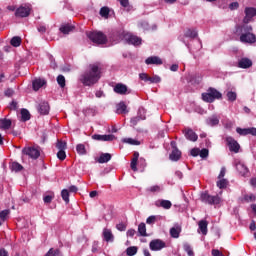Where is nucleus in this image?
<instances>
[{"mask_svg": "<svg viewBox=\"0 0 256 256\" xmlns=\"http://www.w3.org/2000/svg\"><path fill=\"white\" fill-rule=\"evenodd\" d=\"M101 79V68L99 63L90 64L89 69L80 75L79 81L86 87L95 85Z\"/></svg>", "mask_w": 256, "mask_h": 256, "instance_id": "nucleus-1", "label": "nucleus"}, {"mask_svg": "<svg viewBox=\"0 0 256 256\" xmlns=\"http://www.w3.org/2000/svg\"><path fill=\"white\" fill-rule=\"evenodd\" d=\"M237 33L240 34L241 43H248L252 45V43H256V36L253 34V27L244 24L237 28Z\"/></svg>", "mask_w": 256, "mask_h": 256, "instance_id": "nucleus-2", "label": "nucleus"}, {"mask_svg": "<svg viewBox=\"0 0 256 256\" xmlns=\"http://www.w3.org/2000/svg\"><path fill=\"white\" fill-rule=\"evenodd\" d=\"M221 97H223V95L215 88H210L208 89L207 93L202 94V99L206 103H213L215 99H221Z\"/></svg>", "mask_w": 256, "mask_h": 256, "instance_id": "nucleus-3", "label": "nucleus"}, {"mask_svg": "<svg viewBox=\"0 0 256 256\" xmlns=\"http://www.w3.org/2000/svg\"><path fill=\"white\" fill-rule=\"evenodd\" d=\"M88 38L93 43H96V45H105V43H107V36H105L103 32H97V31L89 32Z\"/></svg>", "mask_w": 256, "mask_h": 256, "instance_id": "nucleus-4", "label": "nucleus"}, {"mask_svg": "<svg viewBox=\"0 0 256 256\" xmlns=\"http://www.w3.org/2000/svg\"><path fill=\"white\" fill-rule=\"evenodd\" d=\"M120 39L127 41V43H130L131 45H141V38L125 31L120 33Z\"/></svg>", "mask_w": 256, "mask_h": 256, "instance_id": "nucleus-5", "label": "nucleus"}, {"mask_svg": "<svg viewBox=\"0 0 256 256\" xmlns=\"http://www.w3.org/2000/svg\"><path fill=\"white\" fill-rule=\"evenodd\" d=\"M23 155H27L30 157V159H39V156L41 155V151L39 150V147L35 146H28L25 147L22 150Z\"/></svg>", "mask_w": 256, "mask_h": 256, "instance_id": "nucleus-6", "label": "nucleus"}, {"mask_svg": "<svg viewBox=\"0 0 256 256\" xmlns=\"http://www.w3.org/2000/svg\"><path fill=\"white\" fill-rule=\"evenodd\" d=\"M201 201H203V203H208V205H219V203H221V197L212 196L209 195V193L204 192L201 194Z\"/></svg>", "mask_w": 256, "mask_h": 256, "instance_id": "nucleus-7", "label": "nucleus"}, {"mask_svg": "<svg viewBox=\"0 0 256 256\" xmlns=\"http://www.w3.org/2000/svg\"><path fill=\"white\" fill-rule=\"evenodd\" d=\"M16 17H29V15H31V5L26 4L24 6H20L19 8H17L16 12H15Z\"/></svg>", "mask_w": 256, "mask_h": 256, "instance_id": "nucleus-8", "label": "nucleus"}, {"mask_svg": "<svg viewBox=\"0 0 256 256\" xmlns=\"http://www.w3.org/2000/svg\"><path fill=\"white\" fill-rule=\"evenodd\" d=\"M226 144L228 145L230 151H232L233 153H239V149H241V146L239 145V142H237V140H235L233 137L227 136Z\"/></svg>", "mask_w": 256, "mask_h": 256, "instance_id": "nucleus-9", "label": "nucleus"}, {"mask_svg": "<svg viewBox=\"0 0 256 256\" xmlns=\"http://www.w3.org/2000/svg\"><path fill=\"white\" fill-rule=\"evenodd\" d=\"M149 247L151 251H161V249L167 247V244L161 239H154L150 242Z\"/></svg>", "mask_w": 256, "mask_h": 256, "instance_id": "nucleus-10", "label": "nucleus"}, {"mask_svg": "<svg viewBox=\"0 0 256 256\" xmlns=\"http://www.w3.org/2000/svg\"><path fill=\"white\" fill-rule=\"evenodd\" d=\"M236 132L238 135H241L242 137H245L247 135H253L256 136V128H236Z\"/></svg>", "mask_w": 256, "mask_h": 256, "instance_id": "nucleus-11", "label": "nucleus"}, {"mask_svg": "<svg viewBox=\"0 0 256 256\" xmlns=\"http://www.w3.org/2000/svg\"><path fill=\"white\" fill-rule=\"evenodd\" d=\"M256 15V9L253 7H247L245 8V17H244V23H249L253 17Z\"/></svg>", "mask_w": 256, "mask_h": 256, "instance_id": "nucleus-12", "label": "nucleus"}, {"mask_svg": "<svg viewBox=\"0 0 256 256\" xmlns=\"http://www.w3.org/2000/svg\"><path fill=\"white\" fill-rule=\"evenodd\" d=\"M114 91L118 95H129V93H130L129 89L127 88V85L121 84V83H118L115 85Z\"/></svg>", "mask_w": 256, "mask_h": 256, "instance_id": "nucleus-13", "label": "nucleus"}, {"mask_svg": "<svg viewBox=\"0 0 256 256\" xmlns=\"http://www.w3.org/2000/svg\"><path fill=\"white\" fill-rule=\"evenodd\" d=\"M92 139H94L95 141H113V139H115V136L113 134H108V135L94 134L92 136Z\"/></svg>", "mask_w": 256, "mask_h": 256, "instance_id": "nucleus-14", "label": "nucleus"}, {"mask_svg": "<svg viewBox=\"0 0 256 256\" xmlns=\"http://www.w3.org/2000/svg\"><path fill=\"white\" fill-rule=\"evenodd\" d=\"M253 62L249 58H241L238 61V67L240 69H249V67H252Z\"/></svg>", "mask_w": 256, "mask_h": 256, "instance_id": "nucleus-15", "label": "nucleus"}, {"mask_svg": "<svg viewBox=\"0 0 256 256\" xmlns=\"http://www.w3.org/2000/svg\"><path fill=\"white\" fill-rule=\"evenodd\" d=\"M102 236L104 240L107 241V243H113V240L115 239V237L113 236V232L109 228L103 229Z\"/></svg>", "mask_w": 256, "mask_h": 256, "instance_id": "nucleus-16", "label": "nucleus"}, {"mask_svg": "<svg viewBox=\"0 0 256 256\" xmlns=\"http://www.w3.org/2000/svg\"><path fill=\"white\" fill-rule=\"evenodd\" d=\"M184 135L189 141H197V139H199V136H197V134L189 128L184 129Z\"/></svg>", "mask_w": 256, "mask_h": 256, "instance_id": "nucleus-17", "label": "nucleus"}, {"mask_svg": "<svg viewBox=\"0 0 256 256\" xmlns=\"http://www.w3.org/2000/svg\"><path fill=\"white\" fill-rule=\"evenodd\" d=\"M146 65H163V60L158 56L148 57L145 60Z\"/></svg>", "mask_w": 256, "mask_h": 256, "instance_id": "nucleus-18", "label": "nucleus"}, {"mask_svg": "<svg viewBox=\"0 0 256 256\" xmlns=\"http://www.w3.org/2000/svg\"><path fill=\"white\" fill-rule=\"evenodd\" d=\"M156 207H162L163 209H171L173 204L169 200H158L155 203Z\"/></svg>", "mask_w": 256, "mask_h": 256, "instance_id": "nucleus-19", "label": "nucleus"}, {"mask_svg": "<svg viewBox=\"0 0 256 256\" xmlns=\"http://www.w3.org/2000/svg\"><path fill=\"white\" fill-rule=\"evenodd\" d=\"M169 159L171 161H179L181 159V151L177 149V147H174L170 153Z\"/></svg>", "mask_w": 256, "mask_h": 256, "instance_id": "nucleus-20", "label": "nucleus"}, {"mask_svg": "<svg viewBox=\"0 0 256 256\" xmlns=\"http://www.w3.org/2000/svg\"><path fill=\"white\" fill-rule=\"evenodd\" d=\"M49 103L48 102H41L38 108L39 113H41V115H49Z\"/></svg>", "mask_w": 256, "mask_h": 256, "instance_id": "nucleus-21", "label": "nucleus"}, {"mask_svg": "<svg viewBox=\"0 0 256 256\" xmlns=\"http://www.w3.org/2000/svg\"><path fill=\"white\" fill-rule=\"evenodd\" d=\"M46 84L47 82L41 78L34 80L32 83L34 91H39L41 87L45 86Z\"/></svg>", "mask_w": 256, "mask_h": 256, "instance_id": "nucleus-22", "label": "nucleus"}, {"mask_svg": "<svg viewBox=\"0 0 256 256\" xmlns=\"http://www.w3.org/2000/svg\"><path fill=\"white\" fill-rule=\"evenodd\" d=\"M236 169L238 173H240V175H242L243 177H245L247 173H249V169L247 168V166H245V164L241 162L236 164Z\"/></svg>", "mask_w": 256, "mask_h": 256, "instance_id": "nucleus-23", "label": "nucleus"}, {"mask_svg": "<svg viewBox=\"0 0 256 256\" xmlns=\"http://www.w3.org/2000/svg\"><path fill=\"white\" fill-rule=\"evenodd\" d=\"M170 235L173 239H179V235H181V226L175 225L170 229Z\"/></svg>", "mask_w": 256, "mask_h": 256, "instance_id": "nucleus-24", "label": "nucleus"}, {"mask_svg": "<svg viewBox=\"0 0 256 256\" xmlns=\"http://www.w3.org/2000/svg\"><path fill=\"white\" fill-rule=\"evenodd\" d=\"M116 113L118 115H125V113H128L127 105L125 104V102H120L119 104H117Z\"/></svg>", "mask_w": 256, "mask_h": 256, "instance_id": "nucleus-25", "label": "nucleus"}, {"mask_svg": "<svg viewBox=\"0 0 256 256\" xmlns=\"http://www.w3.org/2000/svg\"><path fill=\"white\" fill-rule=\"evenodd\" d=\"M208 225H209V222H207V220H200L198 222L199 231H201L202 235H207Z\"/></svg>", "mask_w": 256, "mask_h": 256, "instance_id": "nucleus-26", "label": "nucleus"}, {"mask_svg": "<svg viewBox=\"0 0 256 256\" xmlns=\"http://www.w3.org/2000/svg\"><path fill=\"white\" fill-rule=\"evenodd\" d=\"M12 122L7 118L0 119V129H11Z\"/></svg>", "mask_w": 256, "mask_h": 256, "instance_id": "nucleus-27", "label": "nucleus"}, {"mask_svg": "<svg viewBox=\"0 0 256 256\" xmlns=\"http://www.w3.org/2000/svg\"><path fill=\"white\" fill-rule=\"evenodd\" d=\"M137 161H139V152H134L130 164L132 171H137Z\"/></svg>", "mask_w": 256, "mask_h": 256, "instance_id": "nucleus-28", "label": "nucleus"}, {"mask_svg": "<svg viewBox=\"0 0 256 256\" xmlns=\"http://www.w3.org/2000/svg\"><path fill=\"white\" fill-rule=\"evenodd\" d=\"M207 125H210V127H215V125H219V118L217 115L210 116L207 119Z\"/></svg>", "mask_w": 256, "mask_h": 256, "instance_id": "nucleus-29", "label": "nucleus"}, {"mask_svg": "<svg viewBox=\"0 0 256 256\" xmlns=\"http://www.w3.org/2000/svg\"><path fill=\"white\" fill-rule=\"evenodd\" d=\"M73 29H75V27H73L72 25H69V24H66V25H63L60 27V31L64 35H69V33H71V31H73Z\"/></svg>", "mask_w": 256, "mask_h": 256, "instance_id": "nucleus-30", "label": "nucleus"}, {"mask_svg": "<svg viewBox=\"0 0 256 256\" xmlns=\"http://www.w3.org/2000/svg\"><path fill=\"white\" fill-rule=\"evenodd\" d=\"M108 161H111V154L109 153L101 154L98 158V163H108Z\"/></svg>", "mask_w": 256, "mask_h": 256, "instance_id": "nucleus-31", "label": "nucleus"}, {"mask_svg": "<svg viewBox=\"0 0 256 256\" xmlns=\"http://www.w3.org/2000/svg\"><path fill=\"white\" fill-rule=\"evenodd\" d=\"M138 233H140L141 237H147V226L145 225V223L139 224Z\"/></svg>", "mask_w": 256, "mask_h": 256, "instance_id": "nucleus-32", "label": "nucleus"}, {"mask_svg": "<svg viewBox=\"0 0 256 256\" xmlns=\"http://www.w3.org/2000/svg\"><path fill=\"white\" fill-rule=\"evenodd\" d=\"M76 151L78 155H87V148L85 147V144H78L76 146Z\"/></svg>", "mask_w": 256, "mask_h": 256, "instance_id": "nucleus-33", "label": "nucleus"}, {"mask_svg": "<svg viewBox=\"0 0 256 256\" xmlns=\"http://www.w3.org/2000/svg\"><path fill=\"white\" fill-rule=\"evenodd\" d=\"M20 115L22 121H29V119H31V114L27 109H22Z\"/></svg>", "mask_w": 256, "mask_h": 256, "instance_id": "nucleus-34", "label": "nucleus"}, {"mask_svg": "<svg viewBox=\"0 0 256 256\" xmlns=\"http://www.w3.org/2000/svg\"><path fill=\"white\" fill-rule=\"evenodd\" d=\"M111 12V10L109 9V7L104 6L100 9V15L104 18V19H109V13Z\"/></svg>", "mask_w": 256, "mask_h": 256, "instance_id": "nucleus-35", "label": "nucleus"}, {"mask_svg": "<svg viewBox=\"0 0 256 256\" xmlns=\"http://www.w3.org/2000/svg\"><path fill=\"white\" fill-rule=\"evenodd\" d=\"M147 191H149V193H161L163 191V186H159V185H154V186H150Z\"/></svg>", "mask_w": 256, "mask_h": 256, "instance_id": "nucleus-36", "label": "nucleus"}, {"mask_svg": "<svg viewBox=\"0 0 256 256\" xmlns=\"http://www.w3.org/2000/svg\"><path fill=\"white\" fill-rule=\"evenodd\" d=\"M123 143H127L128 145H141V142L137 139L133 138H124Z\"/></svg>", "mask_w": 256, "mask_h": 256, "instance_id": "nucleus-37", "label": "nucleus"}, {"mask_svg": "<svg viewBox=\"0 0 256 256\" xmlns=\"http://www.w3.org/2000/svg\"><path fill=\"white\" fill-rule=\"evenodd\" d=\"M11 213V211L9 210H3L0 212V221H2L4 223V221H7V219H9V214Z\"/></svg>", "mask_w": 256, "mask_h": 256, "instance_id": "nucleus-38", "label": "nucleus"}, {"mask_svg": "<svg viewBox=\"0 0 256 256\" xmlns=\"http://www.w3.org/2000/svg\"><path fill=\"white\" fill-rule=\"evenodd\" d=\"M183 249L188 256H195V252H193V248L191 247V245L186 243L183 245Z\"/></svg>", "mask_w": 256, "mask_h": 256, "instance_id": "nucleus-39", "label": "nucleus"}, {"mask_svg": "<svg viewBox=\"0 0 256 256\" xmlns=\"http://www.w3.org/2000/svg\"><path fill=\"white\" fill-rule=\"evenodd\" d=\"M159 219H161V216H150L147 218L146 223L147 225H154Z\"/></svg>", "mask_w": 256, "mask_h": 256, "instance_id": "nucleus-40", "label": "nucleus"}, {"mask_svg": "<svg viewBox=\"0 0 256 256\" xmlns=\"http://www.w3.org/2000/svg\"><path fill=\"white\" fill-rule=\"evenodd\" d=\"M185 37H190V39H195V37H197V30H195V29H188L185 32Z\"/></svg>", "mask_w": 256, "mask_h": 256, "instance_id": "nucleus-41", "label": "nucleus"}, {"mask_svg": "<svg viewBox=\"0 0 256 256\" xmlns=\"http://www.w3.org/2000/svg\"><path fill=\"white\" fill-rule=\"evenodd\" d=\"M56 147L57 149H59V151H65V149H67V142L58 140L56 143Z\"/></svg>", "mask_w": 256, "mask_h": 256, "instance_id": "nucleus-42", "label": "nucleus"}, {"mask_svg": "<svg viewBox=\"0 0 256 256\" xmlns=\"http://www.w3.org/2000/svg\"><path fill=\"white\" fill-rule=\"evenodd\" d=\"M227 185H229V181H227V179L221 178L217 182V187H219V189H225V187H227Z\"/></svg>", "mask_w": 256, "mask_h": 256, "instance_id": "nucleus-43", "label": "nucleus"}, {"mask_svg": "<svg viewBox=\"0 0 256 256\" xmlns=\"http://www.w3.org/2000/svg\"><path fill=\"white\" fill-rule=\"evenodd\" d=\"M256 200L255 194H246L243 197V201L246 203H251Z\"/></svg>", "mask_w": 256, "mask_h": 256, "instance_id": "nucleus-44", "label": "nucleus"}, {"mask_svg": "<svg viewBox=\"0 0 256 256\" xmlns=\"http://www.w3.org/2000/svg\"><path fill=\"white\" fill-rule=\"evenodd\" d=\"M226 97H227L228 101H231V102L237 101V93H235L233 91L227 92Z\"/></svg>", "mask_w": 256, "mask_h": 256, "instance_id": "nucleus-45", "label": "nucleus"}, {"mask_svg": "<svg viewBox=\"0 0 256 256\" xmlns=\"http://www.w3.org/2000/svg\"><path fill=\"white\" fill-rule=\"evenodd\" d=\"M126 255H128V256L137 255V247H135V246L128 247L126 249Z\"/></svg>", "mask_w": 256, "mask_h": 256, "instance_id": "nucleus-46", "label": "nucleus"}, {"mask_svg": "<svg viewBox=\"0 0 256 256\" xmlns=\"http://www.w3.org/2000/svg\"><path fill=\"white\" fill-rule=\"evenodd\" d=\"M11 45L12 47H19V45H21V38L18 36H15L11 39Z\"/></svg>", "mask_w": 256, "mask_h": 256, "instance_id": "nucleus-47", "label": "nucleus"}, {"mask_svg": "<svg viewBox=\"0 0 256 256\" xmlns=\"http://www.w3.org/2000/svg\"><path fill=\"white\" fill-rule=\"evenodd\" d=\"M45 256H61V251L51 248Z\"/></svg>", "mask_w": 256, "mask_h": 256, "instance_id": "nucleus-48", "label": "nucleus"}, {"mask_svg": "<svg viewBox=\"0 0 256 256\" xmlns=\"http://www.w3.org/2000/svg\"><path fill=\"white\" fill-rule=\"evenodd\" d=\"M61 197L65 203H69V190L63 189L61 192Z\"/></svg>", "mask_w": 256, "mask_h": 256, "instance_id": "nucleus-49", "label": "nucleus"}, {"mask_svg": "<svg viewBox=\"0 0 256 256\" xmlns=\"http://www.w3.org/2000/svg\"><path fill=\"white\" fill-rule=\"evenodd\" d=\"M11 169H12V171H22L23 170V166L21 165V164H19V163H17V162H13L12 164H11Z\"/></svg>", "mask_w": 256, "mask_h": 256, "instance_id": "nucleus-50", "label": "nucleus"}, {"mask_svg": "<svg viewBox=\"0 0 256 256\" xmlns=\"http://www.w3.org/2000/svg\"><path fill=\"white\" fill-rule=\"evenodd\" d=\"M57 83L62 89L65 88V76L59 75L57 77Z\"/></svg>", "mask_w": 256, "mask_h": 256, "instance_id": "nucleus-51", "label": "nucleus"}, {"mask_svg": "<svg viewBox=\"0 0 256 256\" xmlns=\"http://www.w3.org/2000/svg\"><path fill=\"white\" fill-rule=\"evenodd\" d=\"M57 157L60 161H65V159H67V154L65 153V150H59L57 153Z\"/></svg>", "mask_w": 256, "mask_h": 256, "instance_id": "nucleus-52", "label": "nucleus"}, {"mask_svg": "<svg viewBox=\"0 0 256 256\" xmlns=\"http://www.w3.org/2000/svg\"><path fill=\"white\" fill-rule=\"evenodd\" d=\"M149 83H161V77L155 75V76H149L148 78Z\"/></svg>", "mask_w": 256, "mask_h": 256, "instance_id": "nucleus-53", "label": "nucleus"}, {"mask_svg": "<svg viewBox=\"0 0 256 256\" xmlns=\"http://www.w3.org/2000/svg\"><path fill=\"white\" fill-rule=\"evenodd\" d=\"M53 199H55V194H50V195H46L43 198L44 203H51V201H53Z\"/></svg>", "mask_w": 256, "mask_h": 256, "instance_id": "nucleus-54", "label": "nucleus"}, {"mask_svg": "<svg viewBox=\"0 0 256 256\" xmlns=\"http://www.w3.org/2000/svg\"><path fill=\"white\" fill-rule=\"evenodd\" d=\"M199 155H200V157H202V159H205L206 157H209V150L208 149H202V150H200Z\"/></svg>", "mask_w": 256, "mask_h": 256, "instance_id": "nucleus-55", "label": "nucleus"}, {"mask_svg": "<svg viewBox=\"0 0 256 256\" xmlns=\"http://www.w3.org/2000/svg\"><path fill=\"white\" fill-rule=\"evenodd\" d=\"M37 30L39 33H45L47 31V26H45V24H39Z\"/></svg>", "mask_w": 256, "mask_h": 256, "instance_id": "nucleus-56", "label": "nucleus"}, {"mask_svg": "<svg viewBox=\"0 0 256 256\" xmlns=\"http://www.w3.org/2000/svg\"><path fill=\"white\" fill-rule=\"evenodd\" d=\"M141 81H146V82H149V75L147 73H141L139 75Z\"/></svg>", "mask_w": 256, "mask_h": 256, "instance_id": "nucleus-57", "label": "nucleus"}, {"mask_svg": "<svg viewBox=\"0 0 256 256\" xmlns=\"http://www.w3.org/2000/svg\"><path fill=\"white\" fill-rule=\"evenodd\" d=\"M120 5L124 7V9H127L129 7V0H118Z\"/></svg>", "mask_w": 256, "mask_h": 256, "instance_id": "nucleus-58", "label": "nucleus"}, {"mask_svg": "<svg viewBox=\"0 0 256 256\" xmlns=\"http://www.w3.org/2000/svg\"><path fill=\"white\" fill-rule=\"evenodd\" d=\"M116 229H118V231H125V229H127V226L123 223H119L116 225Z\"/></svg>", "mask_w": 256, "mask_h": 256, "instance_id": "nucleus-59", "label": "nucleus"}, {"mask_svg": "<svg viewBox=\"0 0 256 256\" xmlns=\"http://www.w3.org/2000/svg\"><path fill=\"white\" fill-rule=\"evenodd\" d=\"M229 8L233 11L235 9H239V3L238 2H233L229 5Z\"/></svg>", "mask_w": 256, "mask_h": 256, "instance_id": "nucleus-60", "label": "nucleus"}, {"mask_svg": "<svg viewBox=\"0 0 256 256\" xmlns=\"http://www.w3.org/2000/svg\"><path fill=\"white\" fill-rule=\"evenodd\" d=\"M200 153V150L198 148H194L191 150L192 157H197Z\"/></svg>", "mask_w": 256, "mask_h": 256, "instance_id": "nucleus-61", "label": "nucleus"}, {"mask_svg": "<svg viewBox=\"0 0 256 256\" xmlns=\"http://www.w3.org/2000/svg\"><path fill=\"white\" fill-rule=\"evenodd\" d=\"M135 233H136L135 229H129L127 231V237H135Z\"/></svg>", "mask_w": 256, "mask_h": 256, "instance_id": "nucleus-62", "label": "nucleus"}, {"mask_svg": "<svg viewBox=\"0 0 256 256\" xmlns=\"http://www.w3.org/2000/svg\"><path fill=\"white\" fill-rule=\"evenodd\" d=\"M227 172V170L225 168H221L220 174L218 176V179H223V177H225V173Z\"/></svg>", "mask_w": 256, "mask_h": 256, "instance_id": "nucleus-63", "label": "nucleus"}, {"mask_svg": "<svg viewBox=\"0 0 256 256\" xmlns=\"http://www.w3.org/2000/svg\"><path fill=\"white\" fill-rule=\"evenodd\" d=\"M212 255L213 256H223V253H221V251H219L217 249H213L212 250Z\"/></svg>", "mask_w": 256, "mask_h": 256, "instance_id": "nucleus-64", "label": "nucleus"}]
</instances>
